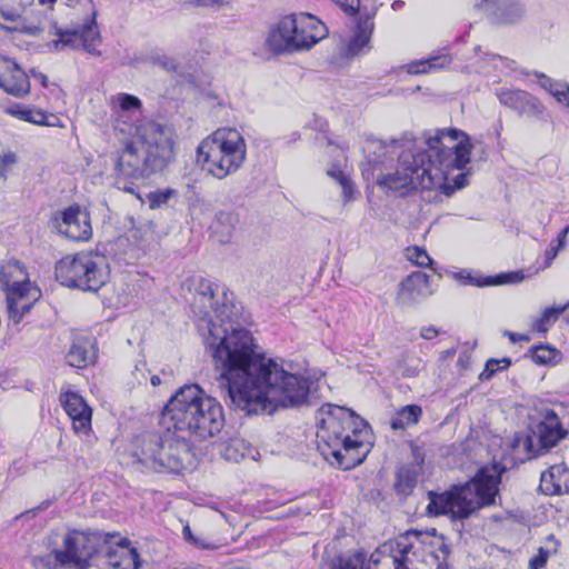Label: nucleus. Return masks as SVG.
<instances>
[{
    "instance_id": "nucleus-11",
    "label": "nucleus",
    "mask_w": 569,
    "mask_h": 569,
    "mask_svg": "<svg viewBox=\"0 0 569 569\" xmlns=\"http://www.w3.org/2000/svg\"><path fill=\"white\" fill-rule=\"evenodd\" d=\"M191 455L190 440L176 431L148 435L141 448L140 462L154 469L178 472Z\"/></svg>"
},
{
    "instance_id": "nucleus-38",
    "label": "nucleus",
    "mask_w": 569,
    "mask_h": 569,
    "mask_svg": "<svg viewBox=\"0 0 569 569\" xmlns=\"http://www.w3.org/2000/svg\"><path fill=\"white\" fill-rule=\"evenodd\" d=\"M532 361L537 365H557L561 360V353L550 346H536L531 348Z\"/></svg>"
},
{
    "instance_id": "nucleus-34",
    "label": "nucleus",
    "mask_w": 569,
    "mask_h": 569,
    "mask_svg": "<svg viewBox=\"0 0 569 569\" xmlns=\"http://www.w3.org/2000/svg\"><path fill=\"white\" fill-rule=\"evenodd\" d=\"M7 112L18 119L33 124L53 126L52 122L48 121V116L41 110L23 108L20 104H14L9 107Z\"/></svg>"
},
{
    "instance_id": "nucleus-30",
    "label": "nucleus",
    "mask_w": 569,
    "mask_h": 569,
    "mask_svg": "<svg viewBox=\"0 0 569 569\" xmlns=\"http://www.w3.org/2000/svg\"><path fill=\"white\" fill-rule=\"evenodd\" d=\"M452 59L449 54H435L428 59L412 61L407 64V72L410 74L428 73L435 70L442 69L451 63Z\"/></svg>"
},
{
    "instance_id": "nucleus-8",
    "label": "nucleus",
    "mask_w": 569,
    "mask_h": 569,
    "mask_svg": "<svg viewBox=\"0 0 569 569\" xmlns=\"http://www.w3.org/2000/svg\"><path fill=\"white\" fill-rule=\"evenodd\" d=\"M450 548L436 530H409L397 542L392 560L395 569H423L422 566L435 569H448L447 558Z\"/></svg>"
},
{
    "instance_id": "nucleus-62",
    "label": "nucleus",
    "mask_w": 569,
    "mask_h": 569,
    "mask_svg": "<svg viewBox=\"0 0 569 569\" xmlns=\"http://www.w3.org/2000/svg\"><path fill=\"white\" fill-rule=\"evenodd\" d=\"M402 6H403V2H401V1H395V2H393V4H392V8H393L395 10H397V9L401 8Z\"/></svg>"
},
{
    "instance_id": "nucleus-36",
    "label": "nucleus",
    "mask_w": 569,
    "mask_h": 569,
    "mask_svg": "<svg viewBox=\"0 0 569 569\" xmlns=\"http://www.w3.org/2000/svg\"><path fill=\"white\" fill-rule=\"evenodd\" d=\"M568 308L569 301L560 307L546 308L542 311L541 316L533 321V329L538 332L546 333L552 326V323H555L560 317V315L565 312Z\"/></svg>"
},
{
    "instance_id": "nucleus-37",
    "label": "nucleus",
    "mask_w": 569,
    "mask_h": 569,
    "mask_svg": "<svg viewBox=\"0 0 569 569\" xmlns=\"http://www.w3.org/2000/svg\"><path fill=\"white\" fill-rule=\"evenodd\" d=\"M332 569H370L366 553L358 551L349 556H338L332 561Z\"/></svg>"
},
{
    "instance_id": "nucleus-40",
    "label": "nucleus",
    "mask_w": 569,
    "mask_h": 569,
    "mask_svg": "<svg viewBox=\"0 0 569 569\" xmlns=\"http://www.w3.org/2000/svg\"><path fill=\"white\" fill-rule=\"evenodd\" d=\"M511 365L509 358L489 359L486 363L485 370L480 373L481 380H489L493 375L502 369H507Z\"/></svg>"
},
{
    "instance_id": "nucleus-2",
    "label": "nucleus",
    "mask_w": 569,
    "mask_h": 569,
    "mask_svg": "<svg viewBox=\"0 0 569 569\" xmlns=\"http://www.w3.org/2000/svg\"><path fill=\"white\" fill-rule=\"evenodd\" d=\"M471 149L463 131L437 129L423 132L419 146L409 140L370 141L368 166L385 191L403 197L418 189H442L449 196L453 189L446 184L447 176L467 167Z\"/></svg>"
},
{
    "instance_id": "nucleus-61",
    "label": "nucleus",
    "mask_w": 569,
    "mask_h": 569,
    "mask_svg": "<svg viewBox=\"0 0 569 569\" xmlns=\"http://www.w3.org/2000/svg\"><path fill=\"white\" fill-rule=\"evenodd\" d=\"M378 562H379V558H378V556H376L375 553H372V555L370 556V559H369V560H367V563H369L370 566H371V563L377 565Z\"/></svg>"
},
{
    "instance_id": "nucleus-59",
    "label": "nucleus",
    "mask_w": 569,
    "mask_h": 569,
    "mask_svg": "<svg viewBox=\"0 0 569 569\" xmlns=\"http://www.w3.org/2000/svg\"><path fill=\"white\" fill-rule=\"evenodd\" d=\"M466 179V176L463 173H460L456 179V188L460 189L465 186L463 181Z\"/></svg>"
},
{
    "instance_id": "nucleus-44",
    "label": "nucleus",
    "mask_w": 569,
    "mask_h": 569,
    "mask_svg": "<svg viewBox=\"0 0 569 569\" xmlns=\"http://www.w3.org/2000/svg\"><path fill=\"white\" fill-rule=\"evenodd\" d=\"M549 551L545 550L543 548H540L538 553L532 557L529 561V568L530 569H541L546 566L547 560L549 558Z\"/></svg>"
},
{
    "instance_id": "nucleus-7",
    "label": "nucleus",
    "mask_w": 569,
    "mask_h": 569,
    "mask_svg": "<svg viewBox=\"0 0 569 569\" xmlns=\"http://www.w3.org/2000/svg\"><path fill=\"white\" fill-rule=\"evenodd\" d=\"M197 160L217 179H224L240 169L246 160L247 144L236 129H218L201 141Z\"/></svg>"
},
{
    "instance_id": "nucleus-13",
    "label": "nucleus",
    "mask_w": 569,
    "mask_h": 569,
    "mask_svg": "<svg viewBox=\"0 0 569 569\" xmlns=\"http://www.w3.org/2000/svg\"><path fill=\"white\" fill-rule=\"evenodd\" d=\"M53 221L59 234L70 240L84 242L92 237L90 214L78 204L58 212Z\"/></svg>"
},
{
    "instance_id": "nucleus-18",
    "label": "nucleus",
    "mask_w": 569,
    "mask_h": 569,
    "mask_svg": "<svg viewBox=\"0 0 569 569\" xmlns=\"http://www.w3.org/2000/svg\"><path fill=\"white\" fill-rule=\"evenodd\" d=\"M485 12L492 24H513L525 16V7L519 0H486Z\"/></svg>"
},
{
    "instance_id": "nucleus-4",
    "label": "nucleus",
    "mask_w": 569,
    "mask_h": 569,
    "mask_svg": "<svg viewBox=\"0 0 569 569\" xmlns=\"http://www.w3.org/2000/svg\"><path fill=\"white\" fill-rule=\"evenodd\" d=\"M368 425L352 411L330 403L318 411L317 446L331 465L349 470L360 465L369 452Z\"/></svg>"
},
{
    "instance_id": "nucleus-31",
    "label": "nucleus",
    "mask_w": 569,
    "mask_h": 569,
    "mask_svg": "<svg viewBox=\"0 0 569 569\" xmlns=\"http://www.w3.org/2000/svg\"><path fill=\"white\" fill-rule=\"evenodd\" d=\"M372 30L373 23L370 19H366L358 23L356 34L348 43L347 52L349 56H356L368 47Z\"/></svg>"
},
{
    "instance_id": "nucleus-50",
    "label": "nucleus",
    "mask_w": 569,
    "mask_h": 569,
    "mask_svg": "<svg viewBox=\"0 0 569 569\" xmlns=\"http://www.w3.org/2000/svg\"><path fill=\"white\" fill-rule=\"evenodd\" d=\"M439 333V330L433 326L423 327L421 329L420 336L426 340H431L436 338Z\"/></svg>"
},
{
    "instance_id": "nucleus-27",
    "label": "nucleus",
    "mask_w": 569,
    "mask_h": 569,
    "mask_svg": "<svg viewBox=\"0 0 569 569\" xmlns=\"http://www.w3.org/2000/svg\"><path fill=\"white\" fill-rule=\"evenodd\" d=\"M239 217L234 212L221 211L217 214L213 223V233L220 243H228L232 239Z\"/></svg>"
},
{
    "instance_id": "nucleus-16",
    "label": "nucleus",
    "mask_w": 569,
    "mask_h": 569,
    "mask_svg": "<svg viewBox=\"0 0 569 569\" xmlns=\"http://www.w3.org/2000/svg\"><path fill=\"white\" fill-rule=\"evenodd\" d=\"M430 277L417 271L405 278L397 295V302L402 307H411L432 295Z\"/></svg>"
},
{
    "instance_id": "nucleus-45",
    "label": "nucleus",
    "mask_w": 569,
    "mask_h": 569,
    "mask_svg": "<svg viewBox=\"0 0 569 569\" xmlns=\"http://www.w3.org/2000/svg\"><path fill=\"white\" fill-rule=\"evenodd\" d=\"M342 197L346 202L355 200L356 189L348 178H341Z\"/></svg>"
},
{
    "instance_id": "nucleus-29",
    "label": "nucleus",
    "mask_w": 569,
    "mask_h": 569,
    "mask_svg": "<svg viewBox=\"0 0 569 569\" xmlns=\"http://www.w3.org/2000/svg\"><path fill=\"white\" fill-rule=\"evenodd\" d=\"M422 416V409L418 405H407L397 410L390 420L392 430H406L417 425Z\"/></svg>"
},
{
    "instance_id": "nucleus-43",
    "label": "nucleus",
    "mask_w": 569,
    "mask_h": 569,
    "mask_svg": "<svg viewBox=\"0 0 569 569\" xmlns=\"http://www.w3.org/2000/svg\"><path fill=\"white\" fill-rule=\"evenodd\" d=\"M172 189H163V190H157L154 192H150L148 194V200L151 209H156L161 207L162 204L167 203L168 200L173 194Z\"/></svg>"
},
{
    "instance_id": "nucleus-33",
    "label": "nucleus",
    "mask_w": 569,
    "mask_h": 569,
    "mask_svg": "<svg viewBox=\"0 0 569 569\" xmlns=\"http://www.w3.org/2000/svg\"><path fill=\"white\" fill-rule=\"evenodd\" d=\"M80 48L92 56H100L101 52L98 50V46L101 42L100 33L92 20L90 24H86L79 30Z\"/></svg>"
},
{
    "instance_id": "nucleus-3",
    "label": "nucleus",
    "mask_w": 569,
    "mask_h": 569,
    "mask_svg": "<svg viewBox=\"0 0 569 569\" xmlns=\"http://www.w3.org/2000/svg\"><path fill=\"white\" fill-rule=\"evenodd\" d=\"M109 106L113 129L131 137L118 158V173L139 179L163 170L174 156L172 129L152 120H139L142 102L136 96L117 93Z\"/></svg>"
},
{
    "instance_id": "nucleus-35",
    "label": "nucleus",
    "mask_w": 569,
    "mask_h": 569,
    "mask_svg": "<svg viewBox=\"0 0 569 569\" xmlns=\"http://www.w3.org/2000/svg\"><path fill=\"white\" fill-rule=\"evenodd\" d=\"M256 449L241 439L231 440L224 448L223 456L227 460L238 462L247 457L254 458Z\"/></svg>"
},
{
    "instance_id": "nucleus-53",
    "label": "nucleus",
    "mask_w": 569,
    "mask_h": 569,
    "mask_svg": "<svg viewBox=\"0 0 569 569\" xmlns=\"http://www.w3.org/2000/svg\"><path fill=\"white\" fill-rule=\"evenodd\" d=\"M506 335L509 337V339L512 341V342H517V341H529V337L526 336V335H518V333H515V332H506Z\"/></svg>"
},
{
    "instance_id": "nucleus-39",
    "label": "nucleus",
    "mask_w": 569,
    "mask_h": 569,
    "mask_svg": "<svg viewBox=\"0 0 569 569\" xmlns=\"http://www.w3.org/2000/svg\"><path fill=\"white\" fill-rule=\"evenodd\" d=\"M407 259L417 267L428 268L432 264V259L428 252L420 247H410L406 250Z\"/></svg>"
},
{
    "instance_id": "nucleus-15",
    "label": "nucleus",
    "mask_w": 569,
    "mask_h": 569,
    "mask_svg": "<svg viewBox=\"0 0 569 569\" xmlns=\"http://www.w3.org/2000/svg\"><path fill=\"white\" fill-rule=\"evenodd\" d=\"M60 402L72 420V429L77 435H89L91 431L92 410L86 400L76 392H63Z\"/></svg>"
},
{
    "instance_id": "nucleus-46",
    "label": "nucleus",
    "mask_w": 569,
    "mask_h": 569,
    "mask_svg": "<svg viewBox=\"0 0 569 569\" xmlns=\"http://www.w3.org/2000/svg\"><path fill=\"white\" fill-rule=\"evenodd\" d=\"M339 6L345 12L355 14L360 8V0H332Z\"/></svg>"
},
{
    "instance_id": "nucleus-41",
    "label": "nucleus",
    "mask_w": 569,
    "mask_h": 569,
    "mask_svg": "<svg viewBox=\"0 0 569 569\" xmlns=\"http://www.w3.org/2000/svg\"><path fill=\"white\" fill-rule=\"evenodd\" d=\"M152 62L160 66L168 72L179 73V63L172 57L164 53H156L152 56Z\"/></svg>"
},
{
    "instance_id": "nucleus-23",
    "label": "nucleus",
    "mask_w": 569,
    "mask_h": 569,
    "mask_svg": "<svg viewBox=\"0 0 569 569\" xmlns=\"http://www.w3.org/2000/svg\"><path fill=\"white\" fill-rule=\"evenodd\" d=\"M413 462L408 466H401L397 471L396 489L403 495H408L418 481V475L423 465V456L418 447L412 446Z\"/></svg>"
},
{
    "instance_id": "nucleus-55",
    "label": "nucleus",
    "mask_w": 569,
    "mask_h": 569,
    "mask_svg": "<svg viewBox=\"0 0 569 569\" xmlns=\"http://www.w3.org/2000/svg\"><path fill=\"white\" fill-rule=\"evenodd\" d=\"M182 536L184 538L186 541H188L189 543H191V541L197 537L192 533L191 531V528L189 525H186L182 529Z\"/></svg>"
},
{
    "instance_id": "nucleus-28",
    "label": "nucleus",
    "mask_w": 569,
    "mask_h": 569,
    "mask_svg": "<svg viewBox=\"0 0 569 569\" xmlns=\"http://www.w3.org/2000/svg\"><path fill=\"white\" fill-rule=\"evenodd\" d=\"M67 362L74 368H84L96 359L94 346L89 341L72 345L66 356Z\"/></svg>"
},
{
    "instance_id": "nucleus-10",
    "label": "nucleus",
    "mask_w": 569,
    "mask_h": 569,
    "mask_svg": "<svg viewBox=\"0 0 569 569\" xmlns=\"http://www.w3.org/2000/svg\"><path fill=\"white\" fill-rule=\"evenodd\" d=\"M101 541L99 532L69 530L63 537L62 549L34 557L33 566L37 569H87Z\"/></svg>"
},
{
    "instance_id": "nucleus-6",
    "label": "nucleus",
    "mask_w": 569,
    "mask_h": 569,
    "mask_svg": "<svg viewBox=\"0 0 569 569\" xmlns=\"http://www.w3.org/2000/svg\"><path fill=\"white\" fill-rule=\"evenodd\" d=\"M502 471L499 465L482 467L470 481L461 486H455L442 493L429 492L428 513L466 519L477 510L495 505Z\"/></svg>"
},
{
    "instance_id": "nucleus-32",
    "label": "nucleus",
    "mask_w": 569,
    "mask_h": 569,
    "mask_svg": "<svg viewBox=\"0 0 569 569\" xmlns=\"http://www.w3.org/2000/svg\"><path fill=\"white\" fill-rule=\"evenodd\" d=\"M539 86L548 91L558 102L565 103L569 107V86L562 82H558L549 78L543 73H535Z\"/></svg>"
},
{
    "instance_id": "nucleus-64",
    "label": "nucleus",
    "mask_w": 569,
    "mask_h": 569,
    "mask_svg": "<svg viewBox=\"0 0 569 569\" xmlns=\"http://www.w3.org/2000/svg\"><path fill=\"white\" fill-rule=\"evenodd\" d=\"M123 189L128 192H132V189L131 188H128V187H123Z\"/></svg>"
},
{
    "instance_id": "nucleus-42",
    "label": "nucleus",
    "mask_w": 569,
    "mask_h": 569,
    "mask_svg": "<svg viewBox=\"0 0 569 569\" xmlns=\"http://www.w3.org/2000/svg\"><path fill=\"white\" fill-rule=\"evenodd\" d=\"M18 162L17 154L12 151H6L0 156V177L7 180L9 171Z\"/></svg>"
},
{
    "instance_id": "nucleus-17",
    "label": "nucleus",
    "mask_w": 569,
    "mask_h": 569,
    "mask_svg": "<svg viewBox=\"0 0 569 569\" xmlns=\"http://www.w3.org/2000/svg\"><path fill=\"white\" fill-rule=\"evenodd\" d=\"M293 31L290 32L291 38L302 39V50H309L327 36V27L313 16L301 13L299 16L291 14Z\"/></svg>"
},
{
    "instance_id": "nucleus-5",
    "label": "nucleus",
    "mask_w": 569,
    "mask_h": 569,
    "mask_svg": "<svg viewBox=\"0 0 569 569\" xmlns=\"http://www.w3.org/2000/svg\"><path fill=\"white\" fill-rule=\"evenodd\" d=\"M163 429L179 437L207 440L220 433L224 415L220 402L198 385H186L168 400L161 412Z\"/></svg>"
},
{
    "instance_id": "nucleus-24",
    "label": "nucleus",
    "mask_w": 569,
    "mask_h": 569,
    "mask_svg": "<svg viewBox=\"0 0 569 569\" xmlns=\"http://www.w3.org/2000/svg\"><path fill=\"white\" fill-rule=\"evenodd\" d=\"M536 437L543 448L553 447L566 435L561 428L558 416L553 411H547L535 431Z\"/></svg>"
},
{
    "instance_id": "nucleus-52",
    "label": "nucleus",
    "mask_w": 569,
    "mask_h": 569,
    "mask_svg": "<svg viewBox=\"0 0 569 569\" xmlns=\"http://www.w3.org/2000/svg\"><path fill=\"white\" fill-rule=\"evenodd\" d=\"M328 174L331 178H333L338 183L341 182V178H347L346 174L337 168L328 170Z\"/></svg>"
},
{
    "instance_id": "nucleus-19",
    "label": "nucleus",
    "mask_w": 569,
    "mask_h": 569,
    "mask_svg": "<svg viewBox=\"0 0 569 569\" xmlns=\"http://www.w3.org/2000/svg\"><path fill=\"white\" fill-rule=\"evenodd\" d=\"M0 88L14 97H23L30 91L26 72L12 60L0 59Z\"/></svg>"
},
{
    "instance_id": "nucleus-12",
    "label": "nucleus",
    "mask_w": 569,
    "mask_h": 569,
    "mask_svg": "<svg viewBox=\"0 0 569 569\" xmlns=\"http://www.w3.org/2000/svg\"><path fill=\"white\" fill-rule=\"evenodd\" d=\"M0 284L6 292L9 318L19 323L40 299L41 292L31 284L26 269L18 261L0 264Z\"/></svg>"
},
{
    "instance_id": "nucleus-22",
    "label": "nucleus",
    "mask_w": 569,
    "mask_h": 569,
    "mask_svg": "<svg viewBox=\"0 0 569 569\" xmlns=\"http://www.w3.org/2000/svg\"><path fill=\"white\" fill-rule=\"evenodd\" d=\"M453 277L463 284H472L476 287L499 286L506 283H519L525 279L522 271L501 273L497 277L482 278L473 276L471 271L462 269L453 274Z\"/></svg>"
},
{
    "instance_id": "nucleus-25",
    "label": "nucleus",
    "mask_w": 569,
    "mask_h": 569,
    "mask_svg": "<svg viewBox=\"0 0 569 569\" xmlns=\"http://www.w3.org/2000/svg\"><path fill=\"white\" fill-rule=\"evenodd\" d=\"M108 565L114 569H138L139 555L134 548L130 547L128 539H120L116 549L107 552Z\"/></svg>"
},
{
    "instance_id": "nucleus-14",
    "label": "nucleus",
    "mask_w": 569,
    "mask_h": 569,
    "mask_svg": "<svg viewBox=\"0 0 569 569\" xmlns=\"http://www.w3.org/2000/svg\"><path fill=\"white\" fill-rule=\"evenodd\" d=\"M496 97L502 106L515 110L519 116L540 119L545 112L540 100L521 89L499 88Z\"/></svg>"
},
{
    "instance_id": "nucleus-20",
    "label": "nucleus",
    "mask_w": 569,
    "mask_h": 569,
    "mask_svg": "<svg viewBox=\"0 0 569 569\" xmlns=\"http://www.w3.org/2000/svg\"><path fill=\"white\" fill-rule=\"evenodd\" d=\"M291 17H283L269 32L267 44L273 52H297L301 51L305 43L302 39L291 38L290 32L293 31Z\"/></svg>"
},
{
    "instance_id": "nucleus-49",
    "label": "nucleus",
    "mask_w": 569,
    "mask_h": 569,
    "mask_svg": "<svg viewBox=\"0 0 569 569\" xmlns=\"http://www.w3.org/2000/svg\"><path fill=\"white\" fill-rule=\"evenodd\" d=\"M191 545H193L194 547L199 548V549H206V550H214L217 549L218 547L212 543V542H208L204 538L202 537H196L192 541H191Z\"/></svg>"
},
{
    "instance_id": "nucleus-21",
    "label": "nucleus",
    "mask_w": 569,
    "mask_h": 569,
    "mask_svg": "<svg viewBox=\"0 0 569 569\" xmlns=\"http://www.w3.org/2000/svg\"><path fill=\"white\" fill-rule=\"evenodd\" d=\"M540 490L545 495H569V469L563 465H552L541 473Z\"/></svg>"
},
{
    "instance_id": "nucleus-54",
    "label": "nucleus",
    "mask_w": 569,
    "mask_h": 569,
    "mask_svg": "<svg viewBox=\"0 0 569 569\" xmlns=\"http://www.w3.org/2000/svg\"><path fill=\"white\" fill-rule=\"evenodd\" d=\"M43 30V28L39 27V26H24L21 28V31L26 32V33H29V34H38L39 32H41Z\"/></svg>"
},
{
    "instance_id": "nucleus-57",
    "label": "nucleus",
    "mask_w": 569,
    "mask_h": 569,
    "mask_svg": "<svg viewBox=\"0 0 569 569\" xmlns=\"http://www.w3.org/2000/svg\"><path fill=\"white\" fill-rule=\"evenodd\" d=\"M33 78L39 80L43 87L48 83V77L41 72H33Z\"/></svg>"
},
{
    "instance_id": "nucleus-47",
    "label": "nucleus",
    "mask_w": 569,
    "mask_h": 569,
    "mask_svg": "<svg viewBox=\"0 0 569 569\" xmlns=\"http://www.w3.org/2000/svg\"><path fill=\"white\" fill-rule=\"evenodd\" d=\"M132 376L138 385L146 383L148 380V369L146 367V363H140L136 366L134 370L132 371Z\"/></svg>"
},
{
    "instance_id": "nucleus-26",
    "label": "nucleus",
    "mask_w": 569,
    "mask_h": 569,
    "mask_svg": "<svg viewBox=\"0 0 569 569\" xmlns=\"http://www.w3.org/2000/svg\"><path fill=\"white\" fill-rule=\"evenodd\" d=\"M48 33L52 39L48 42V47L54 51H63L67 49H79V30H64L59 28L56 22L49 27Z\"/></svg>"
},
{
    "instance_id": "nucleus-51",
    "label": "nucleus",
    "mask_w": 569,
    "mask_h": 569,
    "mask_svg": "<svg viewBox=\"0 0 569 569\" xmlns=\"http://www.w3.org/2000/svg\"><path fill=\"white\" fill-rule=\"evenodd\" d=\"M569 233V224L566 226L561 231L560 233L558 234L557 239L553 241L556 242L557 244H559V247H562L565 248L566 247V243H567V236Z\"/></svg>"
},
{
    "instance_id": "nucleus-60",
    "label": "nucleus",
    "mask_w": 569,
    "mask_h": 569,
    "mask_svg": "<svg viewBox=\"0 0 569 569\" xmlns=\"http://www.w3.org/2000/svg\"><path fill=\"white\" fill-rule=\"evenodd\" d=\"M150 382H151V385H152L153 387H157V386H159V385L161 383V379H160V377H159V376H157V375H152V376L150 377Z\"/></svg>"
},
{
    "instance_id": "nucleus-63",
    "label": "nucleus",
    "mask_w": 569,
    "mask_h": 569,
    "mask_svg": "<svg viewBox=\"0 0 569 569\" xmlns=\"http://www.w3.org/2000/svg\"><path fill=\"white\" fill-rule=\"evenodd\" d=\"M67 6L72 7L73 6V0H67Z\"/></svg>"
},
{
    "instance_id": "nucleus-56",
    "label": "nucleus",
    "mask_w": 569,
    "mask_h": 569,
    "mask_svg": "<svg viewBox=\"0 0 569 569\" xmlns=\"http://www.w3.org/2000/svg\"><path fill=\"white\" fill-rule=\"evenodd\" d=\"M41 7H46L48 10H53L54 4L58 0H37Z\"/></svg>"
},
{
    "instance_id": "nucleus-1",
    "label": "nucleus",
    "mask_w": 569,
    "mask_h": 569,
    "mask_svg": "<svg viewBox=\"0 0 569 569\" xmlns=\"http://www.w3.org/2000/svg\"><path fill=\"white\" fill-rule=\"evenodd\" d=\"M232 299L224 287L202 279L192 302L194 315L203 322L201 329L208 331L206 342L213 365L220 370L216 386L221 397L248 415H271L279 407L308 403L313 382L257 351L250 331L232 323Z\"/></svg>"
},
{
    "instance_id": "nucleus-9",
    "label": "nucleus",
    "mask_w": 569,
    "mask_h": 569,
    "mask_svg": "<svg viewBox=\"0 0 569 569\" xmlns=\"http://www.w3.org/2000/svg\"><path fill=\"white\" fill-rule=\"evenodd\" d=\"M54 274L64 287L97 292L109 279V267L103 256L81 251L61 258L56 263Z\"/></svg>"
},
{
    "instance_id": "nucleus-48",
    "label": "nucleus",
    "mask_w": 569,
    "mask_h": 569,
    "mask_svg": "<svg viewBox=\"0 0 569 569\" xmlns=\"http://www.w3.org/2000/svg\"><path fill=\"white\" fill-rule=\"evenodd\" d=\"M562 247H559L556 242H551L549 248L546 250L545 258H546V267H549L552 262V260L558 256L559 251L562 250Z\"/></svg>"
},
{
    "instance_id": "nucleus-58",
    "label": "nucleus",
    "mask_w": 569,
    "mask_h": 569,
    "mask_svg": "<svg viewBox=\"0 0 569 569\" xmlns=\"http://www.w3.org/2000/svg\"><path fill=\"white\" fill-rule=\"evenodd\" d=\"M223 1L224 0H197V2L200 6H204V7L212 6V4H219V3H222Z\"/></svg>"
}]
</instances>
